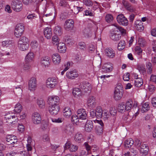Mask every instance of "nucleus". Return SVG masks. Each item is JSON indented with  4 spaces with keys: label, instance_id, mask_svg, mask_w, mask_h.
<instances>
[{
    "label": "nucleus",
    "instance_id": "f257e3e1",
    "mask_svg": "<svg viewBox=\"0 0 156 156\" xmlns=\"http://www.w3.org/2000/svg\"><path fill=\"white\" fill-rule=\"evenodd\" d=\"M79 87L85 94L90 93L91 89L90 84L88 82L86 81L81 83L79 85Z\"/></svg>",
    "mask_w": 156,
    "mask_h": 156
},
{
    "label": "nucleus",
    "instance_id": "f03ea898",
    "mask_svg": "<svg viewBox=\"0 0 156 156\" xmlns=\"http://www.w3.org/2000/svg\"><path fill=\"white\" fill-rule=\"evenodd\" d=\"M24 30V27L21 23L17 24L14 31V34L17 37H20L23 34Z\"/></svg>",
    "mask_w": 156,
    "mask_h": 156
},
{
    "label": "nucleus",
    "instance_id": "7ed1b4c3",
    "mask_svg": "<svg viewBox=\"0 0 156 156\" xmlns=\"http://www.w3.org/2000/svg\"><path fill=\"white\" fill-rule=\"evenodd\" d=\"M11 5L13 9L16 12H20L22 9V4L19 0H14L12 3Z\"/></svg>",
    "mask_w": 156,
    "mask_h": 156
},
{
    "label": "nucleus",
    "instance_id": "20e7f679",
    "mask_svg": "<svg viewBox=\"0 0 156 156\" xmlns=\"http://www.w3.org/2000/svg\"><path fill=\"white\" fill-rule=\"evenodd\" d=\"M116 19L118 22L121 25L126 26L128 24V22L127 18L123 14L118 15Z\"/></svg>",
    "mask_w": 156,
    "mask_h": 156
},
{
    "label": "nucleus",
    "instance_id": "39448f33",
    "mask_svg": "<svg viewBox=\"0 0 156 156\" xmlns=\"http://www.w3.org/2000/svg\"><path fill=\"white\" fill-rule=\"evenodd\" d=\"M57 79L53 77L48 78L46 82L47 86L50 88L54 87L57 85Z\"/></svg>",
    "mask_w": 156,
    "mask_h": 156
},
{
    "label": "nucleus",
    "instance_id": "423d86ee",
    "mask_svg": "<svg viewBox=\"0 0 156 156\" xmlns=\"http://www.w3.org/2000/svg\"><path fill=\"white\" fill-rule=\"evenodd\" d=\"M59 103V98L57 96H52L48 98V103L49 106L58 105Z\"/></svg>",
    "mask_w": 156,
    "mask_h": 156
},
{
    "label": "nucleus",
    "instance_id": "0eeeda50",
    "mask_svg": "<svg viewBox=\"0 0 156 156\" xmlns=\"http://www.w3.org/2000/svg\"><path fill=\"white\" fill-rule=\"evenodd\" d=\"M119 86L116 87L114 94V98L116 101L120 100L123 96V92L122 89L118 88Z\"/></svg>",
    "mask_w": 156,
    "mask_h": 156
},
{
    "label": "nucleus",
    "instance_id": "6e6552de",
    "mask_svg": "<svg viewBox=\"0 0 156 156\" xmlns=\"http://www.w3.org/2000/svg\"><path fill=\"white\" fill-rule=\"evenodd\" d=\"M32 120L33 123L35 124H38L41 122V118L40 114L35 112L32 115Z\"/></svg>",
    "mask_w": 156,
    "mask_h": 156
},
{
    "label": "nucleus",
    "instance_id": "1a4fd4ad",
    "mask_svg": "<svg viewBox=\"0 0 156 156\" xmlns=\"http://www.w3.org/2000/svg\"><path fill=\"white\" fill-rule=\"evenodd\" d=\"M74 21L72 19L67 20L65 22L64 27L67 31H69L73 29L74 27Z\"/></svg>",
    "mask_w": 156,
    "mask_h": 156
},
{
    "label": "nucleus",
    "instance_id": "9d476101",
    "mask_svg": "<svg viewBox=\"0 0 156 156\" xmlns=\"http://www.w3.org/2000/svg\"><path fill=\"white\" fill-rule=\"evenodd\" d=\"M6 140L9 145L14 144L17 142L16 137L12 135H8L6 137Z\"/></svg>",
    "mask_w": 156,
    "mask_h": 156
},
{
    "label": "nucleus",
    "instance_id": "9b49d317",
    "mask_svg": "<svg viewBox=\"0 0 156 156\" xmlns=\"http://www.w3.org/2000/svg\"><path fill=\"white\" fill-rule=\"evenodd\" d=\"M77 115L79 119L82 120H85L87 117V115L85 109L80 108L77 111Z\"/></svg>",
    "mask_w": 156,
    "mask_h": 156
},
{
    "label": "nucleus",
    "instance_id": "f8f14e48",
    "mask_svg": "<svg viewBox=\"0 0 156 156\" xmlns=\"http://www.w3.org/2000/svg\"><path fill=\"white\" fill-rule=\"evenodd\" d=\"M37 85L36 80L35 78H31L29 82V89L30 90H35Z\"/></svg>",
    "mask_w": 156,
    "mask_h": 156
},
{
    "label": "nucleus",
    "instance_id": "ddd939ff",
    "mask_svg": "<svg viewBox=\"0 0 156 156\" xmlns=\"http://www.w3.org/2000/svg\"><path fill=\"white\" fill-rule=\"evenodd\" d=\"M77 72L75 70H72L66 73V76L69 79H73L78 77Z\"/></svg>",
    "mask_w": 156,
    "mask_h": 156
},
{
    "label": "nucleus",
    "instance_id": "4468645a",
    "mask_svg": "<svg viewBox=\"0 0 156 156\" xmlns=\"http://www.w3.org/2000/svg\"><path fill=\"white\" fill-rule=\"evenodd\" d=\"M148 150V146L145 144H143L140 147V154L143 156H146L147 154Z\"/></svg>",
    "mask_w": 156,
    "mask_h": 156
},
{
    "label": "nucleus",
    "instance_id": "2eb2a0df",
    "mask_svg": "<svg viewBox=\"0 0 156 156\" xmlns=\"http://www.w3.org/2000/svg\"><path fill=\"white\" fill-rule=\"evenodd\" d=\"M60 110L59 105L49 106V111L50 113L53 115H56Z\"/></svg>",
    "mask_w": 156,
    "mask_h": 156
},
{
    "label": "nucleus",
    "instance_id": "dca6fc26",
    "mask_svg": "<svg viewBox=\"0 0 156 156\" xmlns=\"http://www.w3.org/2000/svg\"><path fill=\"white\" fill-rule=\"evenodd\" d=\"M96 102L95 98L93 96H90L87 101V105L90 108H94L96 105Z\"/></svg>",
    "mask_w": 156,
    "mask_h": 156
},
{
    "label": "nucleus",
    "instance_id": "f3484780",
    "mask_svg": "<svg viewBox=\"0 0 156 156\" xmlns=\"http://www.w3.org/2000/svg\"><path fill=\"white\" fill-rule=\"evenodd\" d=\"M72 93L73 96L75 97L82 96L85 95L84 93L82 92L80 88H74L73 89Z\"/></svg>",
    "mask_w": 156,
    "mask_h": 156
},
{
    "label": "nucleus",
    "instance_id": "a211bd4d",
    "mask_svg": "<svg viewBox=\"0 0 156 156\" xmlns=\"http://www.w3.org/2000/svg\"><path fill=\"white\" fill-rule=\"evenodd\" d=\"M93 126V121L90 120H87L85 126V129L87 132H90L92 130Z\"/></svg>",
    "mask_w": 156,
    "mask_h": 156
},
{
    "label": "nucleus",
    "instance_id": "6ab92c4d",
    "mask_svg": "<svg viewBox=\"0 0 156 156\" xmlns=\"http://www.w3.org/2000/svg\"><path fill=\"white\" fill-rule=\"evenodd\" d=\"M65 146L67 148H68L70 151L71 152H75L77 150L78 148V146L72 144L69 141L66 144Z\"/></svg>",
    "mask_w": 156,
    "mask_h": 156
},
{
    "label": "nucleus",
    "instance_id": "aec40b11",
    "mask_svg": "<svg viewBox=\"0 0 156 156\" xmlns=\"http://www.w3.org/2000/svg\"><path fill=\"white\" fill-rule=\"evenodd\" d=\"M44 34L48 39H50L52 36V32L51 28L47 27L44 30Z\"/></svg>",
    "mask_w": 156,
    "mask_h": 156
},
{
    "label": "nucleus",
    "instance_id": "412c9836",
    "mask_svg": "<svg viewBox=\"0 0 156 156\" xmlns=\"http://www.w3.org/2000/svg\"><path fill=\"white\" fill-rule=\"evenodd\" d=\"M91 24H88V26L83 30V33L86 37H88L91 35Z\"/></svg>",
    "mask_w": 156,
    "mask_h": 156
},
{
    "label": "nucleus",
    "instance_id": "4be33fe9",
    "mask_svg": "<svg viewBox=\"0 0 156 156\" xmlns=\"http://www.w3.org/2000/svg\"><path fill=\"white\" fill-rule=\"evenodd\" d=\"M102 71L105 72H110L113 69L111 63H105L102 67Z\"/></svg>",
    "mask_w": 156,
    "mask_h": 156
},
{
    "label": "nucleus",
    "instance_id": "5701e85b",
    "mask_svg": "<svg viewBox=\"0 0 156 156\" xmlns=\"http://www.w3.org/2000/svg\"><path fill=\"white\" fill-rule=\"evenodd\" d=\"M28 39L25 37H23L20 38L18 42V45H20V48H22L23 44H29Z\"/></svg>",
    "mask_w": 156,
    "mask_h": 156
},
{
    "label": "nucleus",
    "instance_id": "b1692460",
    "mask_svg": "<svg viewBox=\"0 0 156 156\" xmlns=\"http://www.w3.org/2000/svg\"><path fill=\"white\" fill-rule=\"evenodd\" d=\"M135 27L138 31L141 32L144 29V27L142 22L140 20L137 21L135 23Z\"/></svg>",
    "mask_w": 156,
    "mask_h": 156
},
{
    "label": "nucleus",
    "instance_id": "393cba45",
    "mask_svg": "<svg viewBox=\"0 0 156 156\" xmlns=\"http://www.w3.org/2000/svg\"><path fill=\"white\" fill-rule=\"evenodd\" d=\"M52 59L55 64H58L60 62L61 57L58 54L55 53L52 55Z\"/></svg>",
    "mask_w": 156,
    "mask_h": 156
},
{
    "label": "nucleus",
    "instance_id": "a878e982",
    "mask_svg": "<svg viewBox=\"0 0 156 156\" xmlns=\"http://www.w3.org/2000/svg\"><path fill=\"white\" fill-rule=\"evenodd\" d=\"M58 49L60 53L65 52L66 50V47L65 44L62 42L59 43L58 44Z\"/></svg>",
    "mask_w": 156,
    "mask_h": 156
},
{
    "label": "nucleus",
    "instance_id": "bb28decb",
    "mask_svg": "<svg viewBox=\"0 0 156 156\" xmlns=\"http://www.w3.org/2000/svg\"><path fill=\"white\" fill-rule=\"evenodd\" d=\"M105 55L108 57L112 58L115 56V53L112 49L106 48L105 50Z\"/></svg>",
    "mask_w": 156,
    "mask_h": 156
},
{
    "label": "nucleus",
    "instance_id": "cd10ccee",
    "mask_svg": "<svg viewBox=\"0 0 156 156\" xmlns=\"http://www.w3.org/2000/svg\"><path fill=\"white\" fill-rule=\"evenodd\" d=\"M63 113L64 116L67 118H69L72 114L70 109L68 107H65L64 108Z\"/></svg>",
    "mask_w": 156,
    "mask_h": 156
},
{
    "label": "nucleus",
    "instance_id": "c85d7f7f",
    "mask_svg": "<svg viewBox=\"0 0 156 156\" xmlns=\"http://www.w3.org/2000/svg\"><path fill=\"white\" fill-rule=\"evenodd\" d=\"M110 37L112 40L114 41H118L120 39L121 36L120 34H117L116 33L113 32L111 33Z\"/></svg>",
    "mask_w": 156,
    "mask_h": 156
},
{
    "label": "nucleus",
    "instance_id": "c756f323",
    "mask_svg": "<svg viewBox=\"0 0 156 156\" xmlns=\"http://www.w3.org/2000/svg\"><path fill=\"white\" fill-rule=\"evenodd\" d=\"M23 3L25 5H37L38 1L37 0H23Z\"/></svg>",
    "mask_w": 156,
    "mask_h": 156
},
{
    "label": "nucleus",
    "instance_id": "7c9ffc66",
    "mask_svg": "<svg viewBox=\"0 0 156 156\" xmlns=\"http://www.w3.org/2000/svg\"><path fill=\"white\" fill-rule=\"evenodd\" d=\"M34 58V53L32 52H29L25 57V62L29 63L31 62L33 60Z\"/></svg>",
    "mask_w": 156,
    "mask_h": 156
},
{
    "label": "nucleus",
    "instance_id": "2f4dec72",
    "mask_svg": "<svg viewBox=\"0 0 156 156\" xmlns=\"http://www.w3.org/2000/svg\"><path fill=\"white\" fill-rule=\"evenodd\" d=\"M74 140L76 142L79 143L83 141V139L82 134L77 133L75 135Z\"/></svg>",
    "mask_w": 156,
    "mask_h": 156
},
{
    "label": "nucleus",
    "instance_id": "473e14b6",
    "mask_svg": "<svg viewBox=\"0 0 156 156\" xmlns=\"http://www.w3.org/2000/svg\"><path fill=\"white\" fill-rule=\"evenodd\" d=\"M137 151L136 148H131L130 149V151L127 152L125 154L126 156H134L137 154Z\"/></svg>",
    "mask_w": 156,
    "mask_h": 156
},
{
    "label": "nucleus",
    "instance_id": "72a5a7b5",
    "mask_svg": "<svg viewBox=\"0 0 156 156\" xmlns=\"http://www.w3.org/2000/svg\"><path fill=\"white\" fill-rule=\"evenodd\" d=\"M95 111L97 118H101L102 117L103 111L101 107H98Z\"/></svg>",
    "mask_w": 156,
    "mask_h": 156
},
{
    "label": "nucleus",
    "instance_id": "f704fd0d",
    "mask_svg": "<svg viewBox=\"0 0 156 156\" xmlns=\"http://www.w3.org/2000/svg\"><path fill=\"white\" fill-rule=\"evenodd\" d=\"M134 143V141L132 139H129L125 142L124 145L126 147L129 148L133 145Z\"/></svg>",
    "mask_w": 156,
    "mask_h": 156
},
{
    "label": "nucleus",
    "instance_id": "c9c22d12",
    "mask_svg": "<svg viewBox=\"0 0 156 156\" xmlns=\"http://www.w3.org/2000/svg\"><path fill=\"white\" fill-rule=\"evenodd\" d=\"M54 31L55 34L58 36H61L62 34V29L59 26H57L55 27Z\"/></svg>",
    "mask_w": 156,
    "mask_h": 156
},
{
    "label": "nucleus",
    "instance_id": "e433bc0d",
    "mask_svg": "<svg viewBox=\"0 0 156 156\" xmlns=\"http://www.w3.org/2000/svg\"><path fill=\"white\" fill-rule=\"evenodd\" d=\"M49 58L47 57H42L41 58V63L42 64H43L45 67L48 66L49 64Z\"/></svg>",
    "mask_w": 156,
    "mask_h": 156
},
{
    "label": "nucleus",
    "instance_id": "4c0bfd02",
    "mask_svg": "<svg viewBox=\"0 0 156 156\" xmlns=\"http://www.w3.org/2000/svg\"><path fill=\"white\" fill-rule=\"evenodd\" d=\"M122 3L125 7L129 11L132 12L133 11V8L131 5L128 2L123 0Z\"/></svg>",
    "mask_w": 156,
    "mask_h": 156
},
{
    "label": "nucleus",
    "instance_id": "58836bf2",
    "mask_svg": "<svg viewBox=\"0 0 156 156\" xmlns=\"http://www.w3.org/2000/svg\"><path fill=\"white\" fill-rule=\"evenodd\" d=\"M150 108L149 105L148 103H145L142 106L141 111L142 113L146 112L149 110Z\"/></svg>",
    "mask_w": 156,
    "mask_h": 156
},
{
    "label": "nucleus",
    "instance_id": "ea45409f",
    "mask_svg": "<svg viewBox=\"0 0 156 156\" xmlns=\"http://www.w3.org/2000/svg\"><path fill=\"white\" fill-rule=\"evenodd\" d=\"M133 104V102L132 100L129 99L127 101L125 105V106L126 108V111H129L131 109Z\"/></svg>",
    "mask_w": 156,
    "mask_h": 156
},
{
    "label": "nucleus",
    "instance_id": "a19ab883",
    "mask_svg": "<svg viewBox=\"0 0 156 156\" xmlns=\"http://www.w3.org/2000/svg\"><path fill=\"white\" fill-rule=\"evenodd\" d=\"M143 81L142 79L140 78H137L135 81V85L136 87H139L142 85Z\"/></svg>",
    "mask_w": 156,
    "mask_h": 156
},
{
    "label": "nucleus",
    "instance_id": "79ce46f5",
    "mask_svg": "<svg viewBox=\"0 0 156 156\" xmlns=\"http://www.w3.org/2000/svg\"><path fill=\"white\" fill-rule=\"evenodd\" d=\"M125 105L124 102L118 105V109L120 112L122 113L124 111H126Z\"/></svg>",
    "mask_w": 156,
    "mask_h": 156
},
{
    "label": "nucleus",
    "instance_id": "37998d69",
    "mask_svg": "<svg viewBox=\"0 0 156 156\" xmlns=\"http://www.w3.org/2000/svg\"><path fill=\"white\" fill-rule=\"evenodd\" d=\"M22 87L20 85L16 87V88L14 89V93L17 95L21 94L22 91Z\"/></svg>",
    "mask_w": 156,
    "mask_h": 156
},
{
    "label": "nucleus",
    "instance_id": "c03bdc74",
    "mask_svg": "<svg viewBox=\"0 0 156 156\" xmlns=\"http://www.w3.org/2000/svg\"><path fill=\"white\" fill-rule=\"evenodd\" d=\"M125 47V43L124 40H121L119 43L118 49L119 51L123 50Z\"/></svg>",
    "mask_w": 156,
    "mask_h": 156
},
{
    "label": "nucleus",
    "instance_id": "a18cd8bd",
    "mask_svg": "<svg viewBox=\"0 0 156 156\" xmlns=\"http://www.w3.org/2000/svg\"><path fill=\"white\" fill-rule=\"evenodd\" d=\"M116 29H117L122 34H125L126 33V30L123 29L122 27L116 24L113 25Z\"/></svg>",
    "mask_w": 156,
    "mask_h": 156
},
{
    "label": "nucleus",
    "instance_id": "49530a36",
    "mask_svg": "<svg viewBox=\"0 0 156 156\" xmlns=\"http://www.w3.org/2000/svg\"><path fill=\"white\" fill-rule=\"evenodd\" d=\"M65 42L69 45H72L73 43V41L70 37L65 36L64 37Z\"/></svg>",
    "mask_w": 156,
    "mask_h": 156
},
{
    "label": "nucleus",
    "instance_id": "de8ad7c7",
    "mask_svg": "<svg viewBox=\"0 0 156 156\" xmlns=\"http://www.w3.org/2000/svg\"><path fill=\"white\" fill-rule=\"evenodd\" d=\"M22 109V107L20 103L17 104L15 107L14 111L16 112L19 113L20 112Z\"/></svg>",
    "mask_w": 156,
    "mask_h": 156
},
{
    "label": "nucleus",
    "instance_id": "09e8293b",
    "mask_svg": "<svg viewBox=\"0 0 156 156\" xmlns=\"http://www.w3.org/2000/svg\"><path fill=\"white\" fill-rule=\"evenodd\" d=\"M95 130L96 133L100 135L103 132V127L100 126V125H96Z\"/></svg>",
    "mask_w": 156,
    "mask_h": 156
},
{
    "label": "nucleus",
    "instance_id": "8fccbe9b",
    "mask_svg": "<svg viewBox=\"0 0 156 156\" xmlns=\"http://www.w3.org/2000/svg\"><path fill=\"white\" fill-rule=\"evenodd\" d=\"M57 36L58 35H55L53 36L52 38V41L53 44L56 45L59 44V41Z\"/></svg>",
    "mask_w": 156,
    "mask_h": 156
},
{
    "label": "nucleus",
    "instance_id": "3c124183",
    "mask_svg": "<svg viewBox=\"0 0 156 156\" xmlns=\"http://www.w3.org/2000/svg\"><path fill=\"white\" fill-rule=\"evenodd\" d=\"M12 117L9 120H7L6 122L8 123H13L14 124L16 123L17 121H16L15 120H16V117L15 116H12Z\"/></svg>",
    "mask_w": 156,
    "mask_h": 156
},
{
    "label": "nucleus",
    "instance_id": "603ef678",
    "mask_svg": "<svg viewBox=\"0 0 156 156\" xmlns=\"http://www.w3.org/2000/svg\"><path fill=\"white\" fill-rule=\"evenodd\" d=\"M79 118L78 117V115H73L72 117V121L74 123L77 124L79 122Z\"/></svg>",
    "mask_w": 156,
    "mask_h": 156
},
{
    "label": "nucleus",
    "instance_id": "864d4df0",
    "mask_svg": "<svg viewBox=\"0 0 156 156\" xmlns=\"http://www.w3.org/2000/svg\"><path fill=\"white\" fill-rule=\"evenodd\" d=\"M18 47L20 50L22 51H25L28 49L29 44H23L22 48H20V45H18Z\"/></svg>",
    "mask_w": 156,
    "mask_h": 156
},
{
    "label": "nucleus",
    "instance_id": "5fc2aeb1",
    "mask_svg": "<svg viewBox=\"0 0 156 156\" xmlns=\"http://www.w3.org/2000/svg\"><path fill=\"white\" fill-rule=\"evenodd\" d=\"M37 103L40 108H42L44 107L45 104L42 99H41L40 100L38 99L37 100Z\"/></svg>",
    "mask_w": 156,
    "mask_h": 156
},
{
    "label": "nucleus",
    "instance_id": "6e6d98bb",
    "mask_svg": "<svg viewBox=\"0 0 156 156\" xmlns=\"http://www.w3.org/2000/svg\"><path fill=\"white\" fill-rule=\"evenodd\" d=\"M113 19V17L112 15L108 14L105 16V20L108 23H110Z\"/></svg>",
    "mask_w": 156,
    "mask_h": 156
},
{
    "label": "nucleus",
    "instance_id": "4d7b16f0",
    "mask_svg": "<svg viewBox=\"0 0 156 156\" xmlns=\"http://www.w3.org/2000/svg\"><path fill=\"white\" fill-rule=\"evenodd\" d=\"M83 2L84 4L87 6H90L93 5L92 2L90 0H83Z\"/></svg>",
    "mask_w": 156,
    "mask_h": 156
},
{
    "label": "nucleus",
    "instance_id": "13d9d810",
    "mask_svg": "<svg viewBox=\"0 0 156 156\" xmlns=\"http://www.w3.org/2000/svg\"><path fill=\"white\" fill-rule=\"evenodd\" d=\"M48 123L45 121H43L41 123V127L43 130L46 129L48 127Z\"/></svg>",
    "mask_w": 156,
    "mask_h": 156
},
{
    "label": "nucleus",
    "instance_id": "bf43d9fd",
    "mask_svg": "<svg viewBox=\"0 0 156 156\" xmlns=\"http://www.w3.org/2000/svg\"><path fill=\"white\" fill-rule=\"evenodd\" d=\"M60 5L61 6L64 7H67L69 6L68 3L66 0H61L60 2Z\"/></svg>",
    "mask_w": 156,
    "mask_h": 156
},
{
    "label": "nucleus",
    "instance_id": "052dcab7",
    "mask_svg": "<svg viewBox=\"0 0 156 156\" xmlns=\"http://www.w3.org/2000/svg\"><path fill=\"white\" fill-rule=\"evenodd\" d=\"M78 47L82 50H84V49H85L86 47V44L84 42H80L79 43Z\"/></svg>",
    "mask_w": 156,
    "mask_h": 156
},
{
    "label": "nucleus",
    "instance_id": "680f3d73",
    "mask_svg": "<svg viewBox=\"0 0 156 156\" xmlns=\"http://www.w3.org/2000/svg\"><path fill=\"white\" fill-rule=\"evenodd\" d=\"M82 8V7L78 6H74V8L73 11L75 14H77L80 11V9Z\"/></svg>",
    "mask_w": 156,
    "mask_h": 156
},
{
    "label": "nucleus",
    "instance_id": "e2e57ef3",
    "mask_svg": "<svg viewBox=\"0 0 156 156\" xmlns=\"http://www.w3.org/2000/svg\"><path fill=\"white\" fill-rule=\"evenodd\" d=\"M137 69L141 73H143L145 71L144 68L141 65H138L137 66Z\"/></svg>",
    "mask_w": 156,
    "mask_h": 156
},
{
    "label": "nucleus",
    "instance_id": "0e129e2a",
    "mask_svg": "<svg viewBox=\"0 0 156 156\" xmlns=\"http://www.w3.org/2000/svg\"><path fill=\"white\" fill-rule=\"evenodd\" d=\"M110 112L111 115H115L116 114V110L115 107L110 108Z\"/></svg>",
    "mask_w": 156,
    "mask_h": 156
},
{
    "label": "nucleus",
    "instance_id": "69168bd1",
    "mask_svg": "<svg viewBox=\"0 0 156 156\" xmlns=\"http://www.w3.org/2000/svg\"><path fill=\"white\" fill-rule=\"evenodd\" d=\"M146 66L147 68L149 70V71L148 72V73L150 74L152 72V69L151 68L152 66V64L151 63L148 62L146 64Z\"/></svg>",
    "mask_w": 156,
    "mask_h": 156
},
{
    "label": "nucleus",
    "instance_id": "338daca9",
    "mask_svg": "<svg viewBox=\"0 0 156 156\" xmlns=\"http://www.w3.org/2000/svg\"><path fill=\"white\" fill-rule=\"evenodd\" d=\"M18 130L19 132L22 133L24 130V126L22 124H19L18 126Z\"/></svg>",
    "mask_w": 156,
    "mask_h": 156
},
{
    "label": "nucleus",
    "instance_id": "774afa93",
    "mask_svg": "<svg viewBox=\"0 0 156 156\" xmlns=\"http://www.w3.org/2000/svg\"><path fill=\"white\" fill-rule=\"evenodd\" d=\"M129 73H127L126 74H124L123 76V80L125 81H128L129 79Z\"/></svg>",
    "mask_w": 156,
    "mask_h": 156
}]
</instances>
